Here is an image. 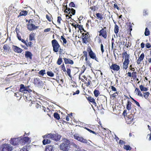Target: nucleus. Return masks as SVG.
<instances>
[{"instance_id":"f257e3e1","label":"nucleus","mask_w":151,"mask_h":151,"mask_svg":"<svg viewBox=\"0 0 151 151\" xmlns=\"http://www.w3.org/2000/svg\"><path fill=\"white\" fill-rule=\"evenodd\" d=\"M61 136L58 133H50L47 134L42 136L44 139L42 141L43 145L49 144L50 143L51 141L50 139H51L55 141H58L60 140Z\"/></svg>"},{"instance_id":"f03ea898","label":"nucleus","mask_w":151,"mask_h":151,"mask_svg":"<svg viewBox=\"0 0 151 151\" xmlns=\"http://www.w3.org/2000/svg\"><path fill=\"white\" fill-rule=\"evenodd\" d=\"M30 87L29 86H25L24 84H21L20 85V88L19 89V92L23 93L24 98L27 101H30V99L29 100L28 99V97L26 96V94L28 93L29 94V93L32 91V90L29 88Z\"/></svg>"},{"instance_id":"7ed1b4c3","label":"nucleus","mask_w":151,"mask_h":151,"mask_svg":"<svg viewBox=\"0 0 151 151\" xmlns=\"http://www.w3.org/2000/svg\"><path fill=\"white\" fill-rule=\"evenodd\" d=\"M127 109L124 110L123 112V115L125 117V116L126 117H125L126 122L127 124H131L133 122V120L134 118V116L133 114H128L127 116Z\"/></svg>"},{"instance_id":"20e7f679","label":"nucleus","mask_w":151,"mask_h":151,"mask_svg":"<svg viewBox=\"0 0 151 151\" xmlns=\"http://www.w3.org/2000/svg\"><path fill=\"white\" fill-rule=\"evenodd\" d=\"M51 43L54 52H56L59 51V52H62L63 50L61 48L60 45L56 40H52L51 41Z\"/></svg>"},{"instance_id":"39448f33","label":"nucleus","mask_w":151,"mask_h":151,"mask_svg":"<svg viewBox=\"0 0 151 151\" xmlns=\"http://www.w3.org/2000/svg\"><path fill=\"white\" fill-rule=\"evenodd\" d=\"M70 143L69 140L65 139L63 142L60 145V149L64 151H68L70 147Z\"/></svg>"},{"instance_id":"423d86ee","label":"nucleus","mask_w":151,"mask_h":151,"mask_svg":"<svg viewBox=\"0 0 151 151\" xmlns=\"http://www.w3.org/2000/svg\"><path fill=\"white\" fill-rule=\"evenodd\" d=\"M81 36L83 43L86 44L89 42L91 40L90 35L88 32L83 33Z\"/></svg>"},{"instance_id":"0eeeda50","label":"nucleus","mask_w":151,"mask_h":151,"mask_svg":"<svg viewBox=\"0 0 151 151\" xmlns=\"http://www.w3.org/2000/svg\"><path fill=\"white\" fill-rule=\"evenodd\" d=\"M12 147L8 144H3L0 146V151H12Z\"/></svg>"},{"instance_id":"6e6552de","label":"nucleus","mask_w":151,"mask_h":151,"mask_svg":"<svg viewBox=\"0 0 151 151\" xmlns=\"http://www.w3.org/2000/svg\"><path fill=\"white\" fill-rule=\"evenodd\" d=\"M33 83L36 86L42 88L43 87L44 83L45 82H43L40 79L36 78L34 79Z\"/></svg>"},{"instance_id":"1a4fd4ad","label":"nucleus","mask_w":151,"mask_h":151,"mask_svg":"<svg viewBox=\"0 0 151 151\" xmlns=\"http://www.w3.org/2000/svg\"><path fill=\"white\" fill-rule=\"evenodd\" d=\"M87 51L88 52L89 56L91 58L98 61L97 60L98 59L96 57V54L93 52L90 47H88L87 49Z\"/></svg>"},{"instance_id":"9d476101","label":"nucleus","mask_w":151,"mask_h":151,"mask_svg":"<svg viewBox=\"0 0 151 151\" xmlns=\"http://www.w3.org/2000/svg\"><path fill=\"white\" fill-rule=\"evenodd\" d=\"M25 134L23 135V137H20V144L21 145H24L27 143H30L31 140L30 138L27 137H25Z\"/></svg>"},{"instance_id":"9b49d317","label":"nucleus","mask_w":151,"mask_h":151,"mask_svg":"<svg viewBox=\"0 0 151 151\" xmlns=\"http://www.w3.org/2000/svg\"><path fill=\"white\" fill-rule=\"evenodd\" d=\"M107 28L106 27H104L102 28L99 32V35L101 36L104 39H106L107 37Z\"/></svg>"},{"instance_id":"f8f14e48","label":"nucleus","mask_w":151,"mask_h":151,"mask_svg":"<svg viewBox=\"0 0 151 151\" xmlns=\"http://www.w3.org/2000/svg\"><path fill=\"white\" fill-rule=\"evenodd\" d=\"M10 141V144L14 146L20 144V137L11 138Z\"/></svg>"},{"instance_id":"ddd939ff","label":"nucleus","mask_w":151,"mask_h":151,"mask_svg":"<svg viewBox=\"0 0 151 151\" xmlns=\"http://www.w3.org/2000/svg\"><path fill=\"white\" fill-rule=\"evenodd\" d=\"M38 27V26H36L33 23H29L27 25V29L29 31L34 30Z\"/></svg>"},{"instance_id":"4468645a","label":"nucleus","mask_w":151,"mask_h":151,"mask_svg":"<svg viewBox=\"0 0 151 151\" xmlns=\"http://www.w3.org/2000/svg\"><path fill=\"white\" fill-rule=\"evenodd\" d=\"M74 138L81 142L84 143H87V141L86 139H84L82 137L74 135Z\"/></svg>"},{"instance_id":"2eb2a0df","label":"nucleus","mask_w":151,"mask_h":151,"mask_svg":"<svg viewBox=\"0 0 151 151\" xmlns=\"http://www.w3.org/2000/svg\"><path fill=\"white\" fill-rule=\"evenodd\" d=\"M3 48L5 52L4 53V54L7 55L9 52H11V49L9 46L7 44L4 45Z\"/></svg>"},{"instance_id":"dca6fc26","label":"nucleus","mask_w":151,"mask_h":151,"mask_svg":"<svg viewBox=\"0 0 151 151\" xmlns=\"http://www.w3.org/2000/svg\"><path fill=\"white\" fill-rule=\"evenodd\" d=\"M93 16L96 18V19H98L99 20H103L104 18V14L101 13H96L95 14H95H94Z\"/></svg>"},{"instance_id":"f3484780","label":"nucleus","mask_w":151,"mask_h":151,"mask_svg":"<svg viewBox=\"0 0 151 151\" xmlns=\"http://www.w3.org/2000/svg\"><path fill=\"white\" fill-rule=\"evenodd\" d=\"M110 69L114 71H117L120 69V66L116 64H112L110 67Z\"/></svg>"},{"instance_id":"a211bd4d","label":"nucleus","mask_w":151,"mask_h":151,"mask_svg":"<svg viewBox=\"0 0 151 151\" xmlns=\"http://www.w3.org/2000/svg\"><path fill=\"white\" fill-rule=\"evenodd\" d=\"M86 97L89 102L91 103L95 106H96V102L95 100L93 98L91 97V96Z\"/></svg>"},{"instance_id":"6ab92c4d","label":"nucleus","mask_w":151,"mask_h":151,"mask_svg":"<svg viewBox=\"0 0 151 151\" xmlns=\"http://www.w3.org/2000/svg\"><path fill=\"white\" fill-rule=\"evenodd\" d=\"M13 48L14 52L18 53H21L23 51V50L22 49L17 46L13 45Z\"/></svg>"},{"instance_id":"aec40b11","label":"nucleus","mask_w":151,"mask_h":151,"mask_svg":"<svg viewBox=\"0 0 151 151\" xmlns=\"http://www.w3.org/2000/svg\"><path fill=\"white\" fill-rule=\"evenodd\" d=\"M25 58L27 59H29L30 60L32 59L33 55L29 51H26L25 52Z\"/></svg>"},{"instance_id":"412c9836","label":"nucleus","mask_w":151,"mask_h":151,"mask_svg":"<svg viewBox=\"0 0 151 151\" xmlns=\"http://www.w3.org/2000/svg\"><path fill=\"white\" fill-rule=\"evenodd\" d=\"M122 57L123 58H124V60L128 61H130L129 60V55L127 53V51L123 52L122 54Z\"/></svg>"},{"instance_id":"4be33fe9","label":"nucleus","mask_w":151,"mask_h":151,"mask_svg":"<svg viewBox=\"0 0 151 151\" xmlns=\"http://www.w3.org/2000/svg\"><path fill=\"white\" fill-rule=\"evenodd\" d=\"M132 103L129 100H128L127 103L126 105V109L128 111L131 110L132 108Z\"/></svg>"},{"instance_id":"5701e85b","label":"nucleus","mask_w":151,"mask_h":151,"mask_svg":"<svg viewBox=\"0 0 151 151\" xmlns=\"http://www.w3.org/2000/svg\"><path fill=\"white\" fill-rule=\"evenodd\" d=\"M130 61L124 60L123 63V69L127 70L128 68Z\"/></svg>"},{"instance_id":"b1692460","label":"nucleus","mask_w":151,"mask_h":151,"mask_svg":"<svg viewBox=\"0 0 151 151\" xmlns=\"http://www.w3.org/2000/svg\"><path fill=\"white\" fill-rule=\"evenodd\" d=\"M63 59L64 61V63L66 64H69L73 65L74 63L73 61L72 60L66 58H64Z\"/></svg>"},{"instance_id":"393cba45","label":"nucleus","mask_w":151,"mask_h":151,"mask_svg":"<svg viewBox=\"0 0 151 151\" xmlns=\"http://www.w3.org/2000/svg\"><path fill=\"white\" fill-rule=\"evenodd\" d=\"M145 55L143 53H142L139 57L138 59L137 60V63L138 64H139L140 62L142 61L144 58Z\"/></svg>"},{"instance_id":"a878e982","label":"nucleus","mask_w":151,"mask_h":151,"mask_svg":"<svg viewBox=\"0 0 151 151\" xmlns=\"http://www.w3.org/2000/svg\"><path fill=\"white\" fill-rule=\"evenodd\" d=\"M54 147L51 145H48L46 146L45 151H54Z\"/></svg>"},{"instance_id":"bb28decb","label":"nucleus","mask_w":151,"mask_h":151,"mask_svg":"<svg viewBox=\"0 0 151 151\" xmlns=\"http://www.w3.org/2000/svg\"><path fill=\"white\" fill-rule=\"evenodd\" d=\"M66 12L68 14H71L73 15H74L75 14L76 11L73 8H68V11H66Z\"/></svg>"},{"instance_id":"cd10ccee","label":"nucleus","mask_w":151,"mask_h":151,"mask_svg":"<svg viewBox=\"0 0 151 151\" xmlns=\"http://www.w3.org/2000/svg\"><path fill=\"white\" fill-rule=\"evenodd\" d=\"M28 42L27 40H26V41H25L24 42V43L25 44V45L27 47H33V43H32L30 41L29 42L27 43Z\"/></svg>"},{"instance_id":"c85d7f7f","label":"nucleus","mask_w":151,"mask_h":151,"mask_svg":"<svg viewBox=\"0 0 151 151\" xmlns=\"http://www.w3.org/2000/svg\"><path fill=\"white\" fill-rule=\"evenodd\" d=\"M35 34L34 33L32 32L30 34L29 37V40L30 41H32L35 40Z\"/></svg>"},{"instance_id":"c756f323","label":"nucleus","mask_w":151,"mask_h":151,"mask_svg":"<svg viewBox=\"0 0 151 151\" xmlns=\"http://www.w3.org/2000/svg\"><path fill=\"white\" fill-rule=\"evenodd\" d=\"M134 92L138 96L141 97H142L143 95L138 88H136Z\"/></svg>"},{"instance_id":"7c9ffc66","label":"nucleus","mask_w":151,"mask_h":151,"mask_svg":"<svg viewBox=\"0 0 151 151\" xmlns=\"http://www.w3.org/2000/svg\"><path fill=\"white\" fill-rule=\"evenodd\" d=\"M27 12L26 11H22L18 16V17L22 16H26L27 14Z\"/></svg>"},{"instance_id":"2f4dec72","label":"nucleus","mask_w":151,"mask_h":151,"mask_svg":"<svg viewBox=\"0 0 151 151\" xmlns=\"http://www.w3.org/2000/svg\"><path fill=\"white\" fill-rule=\"evenodd\" d=\"M38 73L39 76H42L46 74L45 70V69L41 70L38 72Z\"/></svg>"},{"instance_id":"473e14b6","label":"nucleus","mask_w":151,"mask_h":151,"mask_svg":"<svg viewBox=\"0 0 151 151\" xmlns=\"http://www.w3.org/2000/svg\"><path fill=\"white\" fill-rule=\"evenodd\" d=\"M119 27L118 25L116 24L114 25V33L116 34H117L119 32Z\"/></svg>"},{"instance_id":"72a5a7b5","label":"nucleus","mask_w":151,"mask_h":151,"mask_svg":"<svg viewBox=\"0 0 151 151\" xmlns=\"http://www.w3.org/2000/svg\"><path fill=\"white\" fill-rule=\"evenodd\" d=\"M61 39H62L63 41V46L65 47V45L67 42L66 39L63 36H61Z\"/></svg>"},{"instance_id":"f704fd0d","label":"nucleus","mask_w":151,"mask_h":151,"mask_svg":"<svg viewBox=\"0 0 151 151\" xmlns=\"http://www.w3.org/2000/svg\"><path fill=\"white\" fill-rule=\"evenodd\" d=\"M143 96L145 98L147 99L148 98V97L150 95V93L149 92H143Z\"/></svg>"},{"instance_id":"c9c22d12","label":"nucleus","mask_w":151,"mask_h":151,"mask_svg":"<svg viewBox=\"0 0 151 151\" xmlns=\"http://www.w3.org/2000/svg\"><path fill=\"white\" fill-rule=\"evenodd\" d=\"M139 87L141 91H147L148 90V88L144 87L142 85H140Z\"/></svg>"},{"instance_id":"e433bc0d","label":"nucleus","mask_w":151,"mask_h":151,"mask_svg":"<svg viewBox=\"0 0 151 151\" xmlns=\"http://www.w3.org/2000/svg\"><path fill=\"white\" fill-rule=\"evenodd\" d=\"M93 93L96 97H97L100 94V92L99 90L95 89L93 91Z\"/></svg>"},{"instance_id":"4c0bfd02","label":"nucleus","mask_w":151,"mask_h":151,"mask_svg":"<svg viewBox=\"0 0 151 151\" xmlns=\"http://www.w3.org/2000/svg\"><path fill=\"white\" fill-rule=\"evenodd\" d=\"M50 16H49L47 14L46 15V17L48 21L50 22L52 21L53 18L52 17V16L50 14Z\"/></svg>"},{"instance_id":"58836bf2","label":"nucleus","mask_w":151,"mask_h":151,"mask_svg":"<svg viewBox=\"0 0 151 151\" xmlns=\"http://www.w3.org/2000/svg\"><path fill=\"white\" fill-rule=\"evenodd\" d=\"M19 91L16 92L14 93V96H16L17 98H19V99L21 98V95Z\"/></svg>"},{"instance_id":"ea45409f","label":"nucleus","mask_w":151,"mask_h":151,"mask_svg":"<svg viewBox=\"0 0 151 151\" xmlns=\"http://www.w3.org/2000/svg\"><path fill=\"white\" fill-rule=\"evenodd\" d=\"M85 83L86 84V86H93V85H92V84L91 83V81L90 80L88 79L87 82H86V83Z\"/></svg>"},{"instance_id":"a19ab883","label":"nucleus","mask_w":151,"mask_h":151,"mask_svg":"<svg viewBox=\"0 0 151 151\" xmlns=\"http://www.w3.org/2000/svg\"><path fill=\"white\" fill-rule=\"evenodd\" d=\"M150 32L149 29L147 28H146L145 32V36H148L150 35Z\"/></svg>"},{"instance_id":"79ce46f5","label":"nucleus","mask_w":151,"mask_h":151,"mask_svg":"<svg viewBox=\"0 0 151 151\" xmlns=\"http://www.w3.org/2000/svg\"><path fill=\"white\" fill-rule=\"evenodd\" d=\"M47 75L50 77H53L54 76V74L51 71H48L46 73Z\"/></svg>"},{"instance_id":"37998d69","label":"nucleus","mask_w":151,"mask_h":151,"mask_svg":"<svg viewBox=\"0 0 151 151\" xmlns=\"http://www.w3.org/2000/svg\"><path fill=\"white\" fill-rule=\"evenodd\" d=\"M54 117L57 120H59L60 119L59 115L57 112H55L54 114Z\"/></svg>"},{"instance_id":"c03bdc74","label":"nucleus","mask_w":151,"mask_h":151,"mask_svg":"<svg viewBox=\"0 0 151 151\" xmlns=\"http://www.w3.org/2000/svg\"><path fill=\"white\" fill-rule=\"evenodd\" d=\"M62 62L63 61L62 60V58L60 57L58 59L57 62V63L58 65H60L62 63Z\"/></svg>"},{"instance_id":"a18cd8bd","label":"nucleus","mask_w":151,"mask_h":151,"mask_svg":"<svg viewBox=\"0 0 151 151\" xmlns=\"http://www.w3.org/2000/svg\"><path fill=\"white\" fill-rule=\"evenodd\" d=\"M119 93V92L116 91V92L112 94L111 95V96L112 97L114 98H116V96H118Z\"/></svg>"},{"instance_id":"49530a36","label":"nucleus","mask_w":151,"mask_h":151,"mask_svg":"<svg viewBox=\"0 0 151 151\" xmlns=\"http://www.w3.org/2000/svg\"><path fill=\"white\" fill-rule=\"evenodd\" d=\"M124 148L127 150H130L132 149L130 146L129 145H124Z\"/></svg>"},{"instance_id":"de8ad7c7","label":"nucleus","mask_w":151,"mask_h":151,"mask_svg":"<svg viewBox=\"0 0 151 151\" xmlns=\"http://www.w3.org/2000/svg\"><path fill=\"white\" fill-rule=\"evenodd\" d=\"M96 107L97 108V110H101L103 109H104L102 104L99 105V106H97L96 105Z\"/></svg>"},{"instance_id":"09e8293b","label":"nucleus","mask_w":151,"mask_h":151,"mask_svg":"<svg viewBox=\"0 0 151 151\" xmlns=\"http://www.w3.org/2000/svg\"><path fill=\"white\" fill-rule=\"evenodd\" d=\"M137 72H133L132 73V76L134 79L136 78L137 77Z\"/></svg>"},{"instance_id":"8fccbe9b","label":"nucleus","mask_w":151,"mask_h":151,"mask_svg":"<svg viewBox=\"0 0 151 151\" xmlns=\"http://www.w3.org/2000/svg\"><path fill=\"white\" fill-rule=\"evenodd\" d=\"M66 72L67 73V74L68 75V76L70 77H71V70L69 68H67Z\"/></svg>"},{"instance_id":"3c124183","label":"nucleus","mask_w":151,"mask_h":151,"mask_svg":"<svg viewBox=\"0 0 151 151\" xmlns=\"http://www.w3.org/2000/svg\"><path fill=\"white\" fill-rule=\"evenodd\" d=\"M20 151H28L27 150V146H24Z\"/></svg>"},{"instance_id":"603ef678","label":"nucleus","mask_w":151,"mask_h":151,"mask_svg":"<svg viewBox=\"0 0 151 151\" xmlns=\"http://www.w3.org/2000/svg\"><path fill=\"white\" fill-rule=\"evenodd\" d=\"M100 99H101L103 101H104L105 99H106L107 97L104 95H100Z\"/></svg>"},{"instance_id":"864d4df0","label":"nucleus","mask_w":151,"mask_h":151,"mask_svg":"<svg viewBox=\"0 0 151 151\" xmlns=\"http://www.w3.org/2000/svg\"><path fill=\"white\" fill-rule=\"evenodd\" d=\"M61 68L62 70L64 71L65 72L66 71L65 68V67L64 64V63H63L62 65L61 66Z\"/></svg>"},{"instance_id":"5fc2aeb1","label":"nucleus","mask_w":151,"mask_h":151,"mask_svg":"<svg viewBox=\"0 0 151 151\" xmlns=\"http://www.w3.org/2000/svg\"><path fill=\"white\" fill-rule=\"evenodd\" d=\"M62 18L60 16H58L57 18V22L59 24H60V21L62 20Z\"/></svg>"},{"instance_id":"6e6d98bb","label":"nucleus","mask_w":151,"mask_h":151,"mask_svg":"<svg viewBox=\"0 0 151 151\" xmlns=\"http://www.w3.org/2000/svg\"><path fill=\"white\" fill-rule=\"evenodd\" d=\"M84 72H81L79 75V80H80L82 81L83 82H85V81L83 79V78H81V75L82 73H83Z\"/></svg>"},{"instance_id":"4d7b16f0","label":"nucleus","mask_w":151,"mask_h":151,"mask_svg":"<svg viewBox=\"0 0 151 151\" xmlns=\"http://www.w3.org/2000/svg\"><path fill=\"white\" fill-rule=\"evenodd\" d=\"M131 45V44H130L129 42H128L127 43L126 42L125 46L127 47V48H128V47H130Z\"/></svg>"},{"instance_id":"13d9d810","label":"nucleus","mask_w":151,"mask_h":151,"mask_svg":"<svg viewBox=\"0 0 151 151\" xmlns=\"http://www.w3.org/2000/svg\"><path fill=\"white\" fill-rule=\"evenodd\" d=\"M69 6L71 7H74L75 6V4L73 2H71L70 3Z\"/></svg>"},{"instance_id":"bf43d9fd","label":"nucleus","mask_w":151,"mask_h":151,"mask_svg":"<svg viewBox=\"0 0 151 151\" xmlns=\"http://www.w3.org/2000/svg\"><path fill=\"white\" fill-rule=\"evenodd\" d=\"M110 87H111V89L112 90V91H117L116 89V88L114 86H110Z\"/></svg>"},{"instance_id":"052dcab7","label":"nucleus","mask_w":151,"mask_h":151,"mask_svg":"<svg viewBox=\"0 0 151 151\" xmlns=\"http://www.w3.org/2000/svg\"><path fill=\"white\" fill-rule=\"evenodd\" d=\"M90 8L92 11H93L94 12L96 10V6H91Z\"/></svg>"},{"instance_id":"680f3d73","label":"nucleus","mask_w":151,"mask_h":151,"mask_svg":"<svg viewBox=\"0 0 151 151\" xmlns=\"http://www.w3.org/2000/svg\"><path fill=\"white\" fill-rule=\"evenodd\" d=\"M114 8H116L117 10H119L120 9L118 7L117 5L116 4H115L114 5Z\"/></svg>"},{"instance_id":"e2e57ef3","label":"nucleus","mask_w":151,"mask_h":151,"mask_svg":"<svg viewBox=\"0 0 151 151\" xmlns=\"http://www.w3.org/2000/svg\"><path fill=\"white\" fill-rule=\"evenodd\" d=\"M18 39L19 40L21 41L22 42L24 43V42L25 40L21 38V36H19V37H18Z\"/></svg>"},{"instance_id":"0e129e2a","label":"nucleus","mask_w":151,"mask_h":151,"mask_svg":"<svg viewBox=\"0 0 151 151\" xmlns=\"http://www.w3.org/2000/svg\"><path fill=\"white\" fill-rule=\"evenodd\" d=\"M101 51L102 52V53H103L104 52V46L102 44H101Z\"/></svg>"},{"instance_id":"69168bd1","label":"nucleus","mask_w":151,"mask_h":151,"mask_svg":"<svg viewBox=\"0 0 151 151\" xmlns=\"http://www.w3.org/2000/svg\"><path fill=\"white\" fill-rule=\"evenodd\" d=\"M146 47L147 48H149L151 47V45L150 43H147L146 44Z\"/></svg>"},{"instance_id":"338daca9","label":"nucleus","mask_w":151,"mask_h":151,"mask_svg":"<svg viewBox=\"0 0 151 151\" xmlns=\"http://www.w3.org/2000/svg\"><path fill=\"white\" fill-rule=\"evenodd\" d=\"M119 143L120 144L123 145L125 144V142L122 140H120L119 141Z\"/></svg>"},{"instance_id":"774afa93","label":"nucleus","mask_w":151,"mask_h":151,"mask_svg":"<svg viewBox=\"0 0 151 151\" xmlns=\"http://www.w3.org/2000/svg\"><path fill=\"white\" fill-rule=\"evenodd\" d=\"M147 137H149L148 139L149 140H151V132L150 134H147Z\"/></svg>"}]
</instances>
